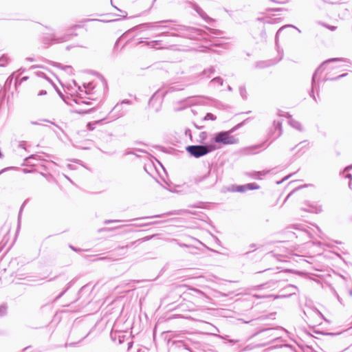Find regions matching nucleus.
<instances>
[{"label": "nucleus", "mask_w": 352, "mask_h": 352, "mask_svg": "<svg viewBox=\"0 0 352 352\" xmlns=\"http://www.w3.org/2000/svg\"><path fill=\"white\" fill-rule=\"evenodd\" d=\"M239 140L236 136L231 135L230 131H223L217 133L210 141V144L230 145L238 143Z\"/></svg>", "instance_id": "2"}, {"label": "nucleus", "mask_w": 352, "mask_h": 352, "mask_svg": "<svg viewBox=\"0 0 352 352\" xmlns=\"http://www.w3.org/2000/svg\"><path fill=\"white\" fill-rule=\"evenodd\" d=\"M274 126L276 129H278L279 131L278 133V136H279L281 134V123L279 121H274Z\"/></svg>", "instance_id": "4"}, {"label": "nucleus", "mask_w": 352, "mask_h": 352, "mask_svg": "<svg viewBox=\"0 0 352 352\" xmlns=\"http://www.w3.org/2000/svg\"><path fill=\"white\" fill-rule=\"evenodd\" d=\"M131 346H132V342H130L129 343V349Z\"/></svg>", "instance_id": "18"}, {"label": "nucleus", "mask_w": 352, "mask_h": 352, "mask_svg": "<svg viewBox=\"0 0 352 352\" xmlns=\"http://www.w3.org/2000/svg\"><path fill=\"white\" fill-rule=\"evenodd\" d=\"M289 124L291 126H292L294 128H296L298 130H301V124L299 122L295 120H289Z\"/></svg>", "instance_id": "3"}, {"label": "nucleus", "mask_w": 352, "mask_h": 352, "mask_svg": "<svg viewBox=\"0 0 352 352\" xmlns=\"http://www.w3.org/2000/svg\"><path fill=\"white\" fill-rule=\"evenodd\" d=\"M19 146H20L21 148L25 149V147L23 146V144H19Z\"/></svg>", "instance_id": "17"}, {"label": "nucleus", "mask_w": 352, "mask_h": 352, "mask_svg": "<svg viewBox=\"0 0 352 352\" xmlns=\"http://www.w3.org/2000/svg\"><path fill=\"white\" fill-rule=\"evenodd\" d=\"M207 137V133L206 132H201L200 134H199V138L201 140V142H203L204 140H206Z\"/></svg>", "instance_id": "11"}, {"label": "nucleus", "mask_w": 352, "mask_h": 352, "mask_svg": "<svg viewBox=\"0 0 352 352\" xmlns=\"http://www.w3.org/2000/svg\"><path fill=\"white\" fill-rule=\"evenodd\" d=\"M215 119H216V117L210 113H207L204 118V120H214Z\"/></svg>", "instance_id": "6"}, {"label": "nucleus", "mask_w": 352, "mask_h": 352, "mask_svg": "<svg viewBox=\"0 0 352 352\" xmlns=\"http://www.w3.org/2000/svg\"><path fill=\"white\" fill-rule=\"evenodd\" d=\"M27 79H28V77H23V78L21 79V82L24 81V80H26Z\"/></svg>", "instance_id": "16"}, {"label": "nucleus", "mask_w": 352, "mask_h": 352, "mask_svg": "<svg viewBox=\"0 0 352 352\" xmlns=\"http://www.w3.org/2000/svg\"><path fill=\"white\" fill-rule=\"evenodd\" d=\"M292 193H294V191H292V192H290V194H289L288 197L291 196V195H292Z\"/></svg>", "instance_id": "22"}, {"label": "nucleus", "mask_w": 352, "mask_h": 352, "mask_svg": "<svg viewBox=\"0 0 352 352\" xmlns=\"http://www.w3.org/2000/svg\"><path fill=\"white\" fill-rule=\"evenodd\" d=\"M218 148H219V146L210 143L206 145L188 146L186 150L191 155L199 157Z\"/></svg>", "instance_id": "1"}, {"label": "nucleus", "mask_w": 352, "mask_h": 352, "mask_svg": "<svg viewBox=\"0 0 352 352\" xmlns=\"http://www.w3.org/2000/svg\"><path fill=\"white\" fill-rule=\"evenodd\" d=\"M6 312V307L4 305L0 306V316H3Z\"/></svg>", "instance_id": "10"}, {"label": "nucleus", "mask_w": 352, "mask_h": 352, "mask_svg": "<svg viewBox=\"0 0 352 352\" xmlns=\"http://www.w3.org/2000/svg\"><path fill=\"white\" fill-rule=\"evenodd\" d=\"M47 94V91L45 90H41L37 94V96H41Z\"/></svg>", "instance_id": "12"}, {"label": "nucleus", "mask_w": 352, "mask_h": 352, "mask_svg": "<svg viewBox=\"0 0 352 352\" xmlns=\"http://www.w3.org/2000/svg\"><path fill=\"white\" fill-rule=\"evenodd\" d=\"M211 82L212 83H218L220 85H221L223 84V80L221 78H213L212 80H211Z\"/></svg>", "instance_id": "8"}, {"label": "nucleus", "mask_w": 352, "mask_h": 352, "mask_svg": "<svg viewBox=\"0 0 352 352\" xmlns=\"http://www.w3.org/2000/svg\"><path fill=\"white\" fill-rule=\"evenodd\" d=\"M37 75H38V76L45 77V74H44L43 73H42V72H38V73H37Z\"/></svg>", "instance_id": "15"}, {"label": "nucleus", "mask_w": 352, "mask_h": 352, "mask_svg": "<svg viewBox=\"0 0 352 352\" xmlns=\"http://www.w3.org/2000/svg\"><path fill=\"white\" fill-rule=\"evenodd\" d=\"M252 148H254V149L257 148V146H254Z\"/></svg>", "instance_id": "23"}, {"label": "nucleus", "mask_w": 352, "mask_h": 352, "mask_svg": "<svg viewBox=\"0 0 352 352\" xmlns=\"http://www.w3.org/2000/svg\"><path fill=\"white\" fill-rule=\"evenodd\" d=\"M295 28V27H294L293 25H285V26H283V27L280 28L278 30V32H277V33H276V39L278 38V37L279 34H280V32H282L285 28Z\"/></svg>", "instance_id": "7"}, {"label": "nucleus", "mask_w": 352, "mask_h": 352, "mask_svg": "<svg viewBox=\"0 0 352 352\" xmlns=\"http://www.w3.org/2000/svg\"><path fill=\"white\" fill-rule=\"evenodd\" d=\"M110 222H111V221H105V222H104V223H105L106 224H107V223H110Z\"/></svg>", "instance_id": "19"}, {"label": "nucleus", "mask_w": 352, "mask_h": 352, "mask_svg": "<svg viewBox=\"0 0 352 352\" xmlns=\"http://www.w3.org/2000/svg\"><path fill=\"white\" fill-rule=\"evenodd\" d=\"M247 190H254L258 189L259 186L254 183L246 184Z\"/></svg>", "instance_id": "5"}, {"label": "nucleus", "mask_w": 352, "mask_h": 352, "mask_svg": "<svg viewBox=\"0 0 352 352\" xmlns=\"http://www.w3.org/2000/svg\"><path fill=\"white\" fill-rule=\"evenodd\" d=\"M94 124L89 123V124H87V128H88V129H89V130H93V129H94V127L93 126V125H94Z\"/></svg>", "instance_id": "14"}, {"label": "nucleus", "mask_w": 352, "mask_h": 352, "mask_svg": "<svg viewBox=\"0 0 352 352\" xmlns=\"http://www.w3.org/2000/svg\"><path fill=\"white\" fill-rule=\"evenodd\" d=\"M67 39H68V37L67 36V38H57L56 40L57 41L58 43H61V42L67 41Z\"/></svg>", "instance_id": "13"}, {"label": "nucleus", "mask_w": 352, "mask_h": 352, "mask_svg": "<svg viewBox=\"0 0 352 352\" xmlns=\"http://www.w3.org/2000/svg\"><path fill=\"white\" fill-rule=\"evenodd\" d=\"M245 190H247L246 185L239 186L236 188V191L238 192H244Z\"/></svg>", "instance_id": "9"}, {"label": "nucleus", "mask_w": 352, "mask_h": 352, "mask_svg": "<svg viewBox=\"0 0 352 352\" xmlns=\"http://www.w3.org/2000/svg\"><path fill=\"white\" fill-rule=\"evenodd\" d=\"M292 193H294V191H292V192H290V194H289L288 197L291 196V195H292Z\"/></svg>", "instance_id": "20"}, {"label": "nucleus", "mask_w": 352, "mask_h": 352, "mask_svg": "<svg viewBox=\"0 0 352 352\" xmlns=\"http://www.w3.org/2000/svg\"><path fill=\"white\" fill-rule=\"evenodd\" d=\"M292 193H294V191H292V192H290V194H289L288 197L291 196V195H292Z\"/></svg>", "instance_id": "21"}]
</instances>
